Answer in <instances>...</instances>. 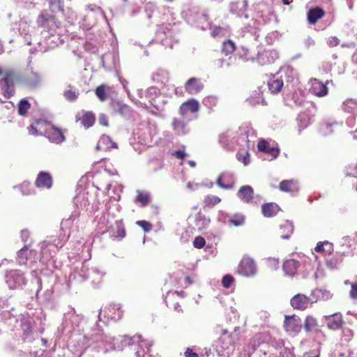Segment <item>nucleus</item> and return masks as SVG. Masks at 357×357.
Returning a JSON list of instances; mask_svg holds the SVG:
<instances>
[{"instance_id": "57", "label": "nucleus", "mask_w": 357, "mask_h": 357, "mask_svg": "<svg viewBox=\"0 0 357 357\" xmlns=\"http://www.w3.org/2000/svg\"><path fill=\"white\" fill-rule=\"evenodd\" d=\"M40 82V76L37 73L31 72L27 77V82L31 86H37Z\"/></svg>"}, {"instance_id": "36", "label": "nucleus", "mask_w": 357, "mask_h": 357, "mask_svg": "<svg viewBox=\"0 0 357 357\" xmlns=\"http://www.w3.org/2000/svg\"><path fill=\"white\" fill-rule=\"evenodd\" d=\"M280 190L293 194L298 191V186L297 182L294 180H284L280 183L279 186Z\"/></svg>"}, {"instance_id": "56", "label": "nucleus", "mask_w": 357, "mask_h": 357, "mask_svg": "<svg viewBox=\"0 0 357 357\" xmlns=\"http://www.w3.org/2000/svg\"><path fill=\"white\" fill-rule=\"evenodd\" d=\"M241 151H243V153H241L240 151L237 153V158L238 160L241 162H242L245 165H248L250 163V153L249 150L248 149H241Z\"/></svg>"}, {"instance_id": "4", "label": "nucleus", "mask_w": 357, "mask_h": 357, "mask_svg": "<svg viewBox=\"0 0 357 357\" xmlns=\"http://www.w3.org/2000/svg\"><path fill=\"white\" fill-rule=\"evenodd\" d=\"M122 342L124 345H128L132 347L135 351L136 357H151L149 354L150 348L153 346V342L152 340H147L142 339L139 335H134L132 337L125 336Z\"/></svg>"}, {"instance_id": "21", "label": "nucleus", "mask_w": 357, "mask_h": 357, "mask_svg": "<svg viewBox=\"0 0 357 357\" xmlns=\"http://www.w3.org/2000/svg\"><path fill=\"white\" fill-rule=\"evenodd\" d=\"M324 322L331 330L340 328L344 323L341 313H335L333 314L324 317Z\"/></svg>"}, {"instance_id": "59", "label": "nucleus", "mask_w": 357, "mask_h": 357, "mask_svg": "<svg viewBox=\"0 0 357 357\" xmlns=\"http://www.w3.org/2000/svg\"><path fill=\"white\" fill-rule=\"evenodd\" d=\"M217 103L218 98L214 96H207L203 100V104L204 105V106L209 109H211L213 107H215L217 105Z\"/></svg>"}, {"instance_id": "51", "label": "nucleus", "mask_w": 357, "mask_h": 357, "mask_svg": "<svg viewBox=\"0 0 357 357\" xmlns=\"http://www.w3.org/2000/svg\"><path fill=\"white\" fill-rule=\"evenodd\" d=\"M317 326V322L314 317L311 316H308L306 317L304 324V329L305 330L306 332H311L316 330Z\"/></svg>"}, {"instance_id": "23", "label": "nucleus", "mask_w": 357, "mask_h": 357, "mask_svg": "<svg viewBox=\"0 0 357 357\" xmlns=\"http://www.w3.org/2000/svg\"><path fill=\"white\" fill-rule=\"evenodd\" d=\"M298 132L307 128L310 123L314 121V114L310 111L307 110L301 112L297 118Z\"/></svg>"}, {"instance_id": "31", "label": "nucleus", "mask_w": 357, "mask_h": 357, "mask_svg": "<svg viewBox=\"0 0 357 357\" xmlns=\"http://www.w3.org/2000/svg\"><path fill=\"white\" fill-rule=\"evenodd\" d=\"M278 58V54L275 50H266L258 54V61L262 64L272 63Z\"/></svg>"}, {"instance_id": "26", "label": "nucleus", "mask_w": 357, "mask_h": 357, "mask_svg": "<svg viewBox=\"0 0 357 357\" xmlns=\"http://www.w3.org/2000/svg\"><path fill=\"white\" fill-rule=\"evenodd\" d=\"M199 109V103L195 99H190L183 103L179 108V113L181 116H184L188 112L195 113Z\"/></svg>"}, {"instance_id": "48", "label": "nucleus", "mask_w": 357, "mask_h": 357, "mask_svg": "<svg viewBox=\"0 0 357 357\" xmlns=\"http://www.w3.org/2000/svg\"><path fill=\"white\" fill-rule=\"evenodd\" d=\"M78 217V213L75 211L72 213L70 217L67 219L63 220L61 222V229H68L73 225L75 221L77 220Z\"/></svg>"}, {"instance_id": "44", "label": "nucleus", "mask_w": 357, "mask_h": 357, "mask_svg": "<svg viewBox=\"0 0 357 357\" xmlns=\"http://www.w3.org/2000/svg\"><path fill=\"white\" fill-rule=\"evenodd\" d=\"M311 296L314 300L323 299L328 301L332 298V294L327 290L314 289L312 291Z\"/></svg>"}, {"instance_id": "43", "label": "nucleus", "mask_w": 357, "mask_h": 357, "mask_svg": "<svg viewBox=\"0 0 357 357\" xmlns=\"http://www.w3.org/2000/svg\"><path fill=\"white\" fill-rule=\"evenodd\" d=\"M317 252H321L325 255H330L333 251V245L329 241L319 242L315 248Z\"/></svg>"}, {"instance_id": "63", "label": "nucleus", "mask_w": 357, "mask_h": 357, "mask_svg": "<svg viewBox=\"0 0 357 357\" xmlns=\"http://www.w3.org/2000/svg\"><path fill=\"white\" fill-rule=\"evenodd\" d=\"M159 93V90L158 88L152 86L147 89L146 91V96L150 99V100H153L155 97L158 96Z\"/></svg>"}, {"instance_id": "7", "label": "nucleus", "mask_w": 357, "mask_h": 357, "mask_svg": "<svg viewBox=\"0 0 357 357\" xmlns=\"http://www.w3.org/2000/svg\"><path fill=\"white\" fill-rule=\"evenodd\" d=\"M0 75H3V78L0 80V86L3 91L5 97L10 98L14 92V82L16 78L15 73L10 69L3 70L0 68Z\"/></svg>"}, {"instance_id": "15", "label": "nucleus", "mask_w": 357, "mask_h": 357, "mask_svg": "<svg viewBox=\"0 0 357 357\" xmlns=\"http://www.w3.org/2000/svg\"><path fill=\"white\" fill-rule=\"evenodd\" d=\"M315 302H317V300H314L311 297H307L304 294H298L291 298V305L294 309L303 310Z\"/></svg>"}, {"instance_id": "19", "label": "nucleus", "mask_w": 357, "mask_h": 357, "mask_svg": "<svg viewBox=\"0 0 357 357\" xmlns=\"http://www.w3.org/2000/svg\"><path fill=\"white\" fill-rule=\"evenodd\" d=\"M110 237L113 240L121 241L126 236V229L122 220H116L109 229Z\"/></svg>"}, {"instance_id": "42", "label": "nucleus", "mask_w": 357, "mask_h": 357, "mask_svg": "<svg viewBox=\"0 0 357 357\" xmlns=\"http://www.w3.org/2000/svg\"><path fill=\"white\" fill-rule=\"evenodd\" d=\"M34 27L31 26L26 21L22 20L18 24V30L21 36L26 37L29 34L31 36Z\"/></svg>"}, {"instance_id": "37", "label": "nucleus", "mask_w": 357, "mask_h": 357, "mask_svg": "<svg viewBox=\"0 0 357 357\" xmlns=\"http://www.w3.org/2000/svg\"><path fill=\"white\" fill-rule=\"evenodd\" d=\"M49 8L52 13H61L65 17L70 18V14H66L63 8L61 0H48Z\"/></svg>"}, {"instance_id": "55", "label": "nucleus", "mask_w": 357, "mask_h": 357, "mask_svg": "<svg viewBox=\"0 0 357 357\" xmlns=\"http://www.w3.org/2000/svg\"><path fill=\"white\" fill-rule=\"evenodd\" d=\"M235 50V45L234 43L229 40L227 41H225L222 44V52L225 54V55H229L233 53Z\"/></svg>"}, {"instance_id": "27", "label": "nucleus", "mask_w": 357, "mask_h": 357, "mask_svg": "<svg viewBox=\"0 0 357 357\" xmlns=\"http://www.w3.org/2000/svg\"><path fill=\"white\" fill-rule=\"evenodd\" d=\"M204 88V84L199 79L192 77L189 79L185 84V91L190 94H197Z\"/></svg>"}, {"instance_id": "50", "label": "nucleus", "mask_w": 357, "mask_h": 357, "mask_svg": "<svg viewBox=\"0 0 357 357\" xmlns=\"http://www.w3.org/2000/svg\"><path fill=\"white\" fill-rule=\"evenodd\" d=\"M95 122V116L91 112L85 113L81 119L82 124L86 128H90Z\"/></svg>"}, {"instance_id": "29", "label": "nucleus", "mask_w": 357, "mask_h": 357, "mask_svg": "<svg viewBox=\"0 0 357 357\" xmlns=\"http://www.w3.org/2000/svg\"><path fill=\"white\" fill-rule=\"evenodd\" d=\"M52 184V179L49 173L41 172L38 174L36 180V185L38 188H50Z\"/></svg>"}, {"instance_id": "6", "label": "nucleus", "mask_w": 357, "mask_h": 357, "mask_svg": "<svg viewBox=\"0 0 357 357\" xmlns=\"http://www.w3.org/2000/svg\"><path fill=\"white\" fill-rule=\"evenodd\" d=\"M236 132V146L238 145L241 149H250L254 147L256 136L255 131L248 127H241Z\"/></svg>"}, {"instance_id": "30", "label": "nucleus", "mask_w": 357, "mask_h": 357, "mask_svg": "<svg viewBox=\"0 0 357 357\" xmlns=\"http://www.w3.org/2000/svg\"><path fill=\"white\" fill-rule=\"evenodd\" d=\"M111 106L116 113L120 114L123 117L126 118L130 116L131 109L128 105L119 101H112Z\"/></svg>"}, {"instance_id": "39", "label": "nucleus", "mask_w": 357, "mask_h": 357, "mask_svg": "<svg viewBox=\"0 0 357 357\" xmlns=\"http://www.w3.org/2000/svg\"><path fill=\"white\" fill-rule=\"evenodd\" d=\"M227 224L229 226L240 227L245 223V216L241 213L227 215Z\"/></svg>"}, {"instance_id": "47", "label": "nucleus", "mask_w": 357, "mask_h": 357, "mask_svg": "<svg viewBox=\"0 0 357 357\" xmlns=\"http://www.w3.org/2000/svg\"><path fill=\"white\" fill-rule=\"evenodd\" d=\"M168 73L165 70H158L152 75V79L156 82L165 83L168 80Z\"/></svg>"}, {"instance_id": "40", "label": "nucleus", "mask_w": 357, "mask_h": 357, "mask_svg": "<svg viewBox=\"0 0 357 357\" xmlns=\"http://www.w3.org/2000/svg\"><path fill=\"white\" fill-rule=\"evenodd\" d=\"M285 104L291 107H294L296 106H302L304 100L302 96H300L297 93H294L291 96H287L284 98Z\"/></svg>"}, {"instance_id": "33", "label": "nucleus", "mask_w": 357, "mask_h": 357, "mask_svg": "<svg viewBox=\"0 0 357 357\" xmlns=\"http://www.w3.org/2000/svg\"><path fill=\"white\" fill-rule=\"evenodd\" d=\"M325 15L324 10L319 8L316 7L312 8L307 12V20L310 24H314L318 20L321 19Z\"/></svg>"}, {"instance_id": "41", "label": "nucleus", "mask_w": 357, "mask_h": 357, "mask_svg": "<svg viewBox=\"0 0 357 357\" xmlns=\"http://www.w3.org/2000/svg\"><path fill=\"white\" fill-rule=\"evenodd\" d=\"M281 238L282 239H289L294 231V226L289 221H286L280 227Z\"/></svg>"}, {"instance_id": "45", "label": "nucleus", "mask_w": 357, "mask_h": 357, "mask_svg": "<svg viewBox=\"0 0 357 357\" xmlns=\"http://www.w3.org/2000/svg\"><path fill=\"white\" fill-rule=\"evenodd\" d=\"M343 109L348 112L352 113L357 116V102L354 99H348L343 102Z\"/></svg>"}, {"instance_id": "25", "label": "nucleus", "mask_w": 357, "mask_h": 357, "mask_svg": "<svg viewBox=\"0 0 357 357\" xmlns=\"http://www.w3.org/2000/svg\"><path fill=\"white\" fill-rule=\"evenodd\" d=\"M247 1L245 0H239L232 2L230 4V12L238 17L248 18V15L245 13L247 9Z\"/></svg>"}, {"instance_id": "60", "label": "nucleus", "mask_w": 357, "mask_h": 357, "mask_svg": "<svg viewBox=\"0 0 357 357\" xmlns=\"http://www.w3.org/2000/svg\"><path fill=\"white\" fill-rule=\"evenodd\" d=\"M338 126L337 123H324L320 127V131L324 135H327L333 132L332 127Z\"/></svg>"}, {"instance_id": "20", "label": "nucleus", "mask_w": 357, "mask_h": 357, "mask_svg": "<svg viewBox=\"0 0 357 357\" xmlns=\"http://www.w3.org/2000/svg\"><path fill=\"white\" fill-rule=\"evenodd\" d=\"M236 132L227 130L220 136V143L226 149L231 150L236 148Z\"/></svg>"}, {"instance_id": "35", "label": "nucleus", "mask_w": 357, "mask_h": 357, "mask_svg": "<svg viewBox=\"0 0 357 357\" xmlns=\"http://www.w3.org/2000/svg\"><path fill=\"white\" fill-rule=\"evenodd\" d=\"M301 264L294 259L287 260L283 264L284 271L289 275H294L298 269L299 268Z\"/></svg>"}, {"instance_id": "9", "label": "nucleus", "mask_w": 357, "mask_h": 357, "mask_svg": "<svg viewBox=\"0 0 357 357\" xmlns=\"http://www.w3.org/2000/svg\"><path fill=\"white\" fill-rule=\"evenodd\" d=\"M6 282L10 289L22 288L26 283L24 274L17 270H10L6 274Z\"/></svg>"}, {"instance_id": "54", "label": "nucleus", "mask_w": 357, "mask_h": 357, "mask_svg": "<svg viewBox=\"0 0 357 357\" xmlns=\"http://www.w3.org/2000/svg\"><path fill=\"white\" fill-rule=\"evenodd\" d=\"M31 105L26 99H22L18 104V114L20 116H24L27 113L30 109Z\"/></svg>"}, {"instance_id": "12", "label": "nucleus", "mask_w": 357, "mask_h": 357, "mask_svg": "<svg viewBox=\"0 0 357 357\" xmlns=\"http://www.w3.org/2000/svg\"><path fill=\"white\" fill-rule=\"evenodd\" d=\"M106 342L107 341V337L98 329H94L91 334H86L83 336V344L82 346L81 356L85 350L89 347L91 344L97 342Z\"/></svg>"}, {"instance_id": "8", "label": "nucleus", "mask_w": 357, "mask_h": 357, "mask_svg": "<svg viewBox=\"0 0 357 357\" xmlns=\"http://www.w3.org/2000/svg\"><path fill=\"white\" fill-rule=\"evenodd\" d=\"M79 274L83 280H90L93 284H99L105 275V273L97 267L89 268L86 263L82 264Z\"/></svg>"}, {"instance_id": "13", "label": "nucleus", "mask_w": 357, "mask_h": 357, "mask_svg": "<svg viewBox=\"0 0 357 357\" xmlns=\"http://www.w3.org/2000/svg\"><path fill=\"white\" fill-rule=\"evenodd\" d=\"M302 327V321L296 315L285 316L284 328L289 334H298L301 331Z\"/></svg>"}, {"instance_id": "52", "label": "nucleus", "mask_w": 357, "mask_h": 357, "mask_svg": "<svg viewBox=\"0 0 357 357\" xmlns=\"http://www.w3.org/2000/svg\"><path fill=\"white\" fill-rule=\"evenodd\" d=\"M66 321H69L74 328L79 326L81 317L75 313V311L69 312L65 315Z\"/></svg>"}, {"instance_id": "1", "label": "nucleus", "mask_w": 357, "mask_h": 357, "mask_svg": "<svg viewBox=\"0 0 357 357\" xmlns=\"http://www.w3.org/2000/svg\"><path fill=\"white\" fill-rule=\"evenodd\" d=\"M69 235L68 234L67 236L66 234L62 236H60L58 239L53 240L51 243L50 242H44L41 246L40 256L38 255L36 250H29L28 246L24 245L17 252V263L20 265H25L30 268H32L38 259L43 264L47 263L56 254L58 248L63 246V242L67 241Z\"/></svg>"}, {"instance_id": "64", "label": "nucleus", "mask_w": 357, "mask_h": 357, "mask_svg": "<svg viewBox=\"0 0 357 357\" xmlns=\"http://www.w3.org/2000/svg\"><path fill=\"white\" fill-rule=\"evenodd\" d=\"M234 281V278L231 275H225L222 279V286L229 288Z\"/></svg>"}, {"instance_id": "62", "label": "nucleus", "mask_w": 357, "mask_h": 357, "mask_svg": "<svg viewBox=\"0 0 357 357\" xmlns=\"http://www.w3.org/2000/svg\"><path fill=\"white\" fill-rule=\"evenodd\" d=\"M220 201L221 199L215 195H208L204 199V202L207 205L212 206L218 204Z\"/></svg>"}, {"instance_id": "17", "label": "nucleus", "mask_w": 357, "mask_h": 357, "mask_svg": "<svg viewBox=\"0 0 357 357\" xmlns=\"http://www.w3.org/2000/svg\"><path fill=\"white\" fill-rule=\"evenodd\" d=\"M45 135L51 142L57 144H61L66 140L63 132L61 129L53 126H51L46 129Z\"/></svg>"}, {"instance_id": "5", "label": "nucleus", "mask_w": 357, "mask_h": 357, "mask_svg": "<svg viewBox=\"0 0 357 357\" xmlns=\"http://www.w3.org/2000/svg\"><path fill=\"white\" fill-rule=\"evenodd\" d=\"M294 80L293 68L286 67L280 68L268 82L269 90L272 93H278L284 86V82H292Z\"/></svg>"}, {"instance_id": "38", "label": "nucleus", "mask_w": 357, "mask_h": 357, "mask_svg": "<svg viewBox=\"0 0 357 357\" xmlns=\"http://www.w3.org/2000/svg\"><path fill=\"white\" fill-rule=\"evenodd\" d=\"M279 210V206L273 202L265 204L261 206L262 213L267 218L275 215Z\"/></svg>"}, {"instance_id": "46", "label": "nucleus", "mask_w": 357, "mask_h": 357, "mask_svg": "<svg viewBox=\"0 0 357 357\" xmlns=\"http://www.w3.org/2000/svg\"><path fill=\"white\" fill-rule=\"evenodd\" d=\"M343 260V255L342 254H337L331 259L326 260L327 266L332 268H337Z\"/></svg>"}, {"instance_id": "24", "label": "nucleus", "mask_w": 357, "mask_h": 357, "mask_svg": "<svg viewBox=\"0 0 357 357\" xmlns=\"http://www.w3.org/2000/svg\"><path fill=\"white\" fill-rule=\"evenodd\" d=\"M101 62L106 70H112L116 69L119 58L114 52H107L102 56Z\"/></svg>"}, {"instance_id": "11", "label": "nucleus", "mask_w": 357, "mask_h": 357, "mask_svg": "<svg viewBox=\"0 0 357 357\" xmlns=\"http://www.w3.org/2000/svg\"><path fill=\"white\" fill-rule=\"evenodd\" d=\"M257 268L253 259L249 257H244L240 261L237 273L244 277H252L256 275Z\"/></svg>"}, {"instance_id": "2", "label": "nucleus", "mask_w": 357, "mask_h": 357, "mask_svg": "<svg viewBox=\"0 0 357 357\" xmlns=\"http://www.w3.org/2000/svg\"><path fill=\"white\" fill-rule=\"evenodd\" d=\"M37 24L39 27L44 29L41 31V36L38 39V36L33 34L30 40L26 39V44L30 45L32 42L43 46L40 51L45 52L48 48H52L56 45V39H59L56 35V30L61 27L60 21L57 20L54 15L48 13L47 11H43L38 15Z\"/></svg>"}, {"instance_id": "18", "label": "nucleus", "mask_w": 357, "mask_h": 357, "mask_svg": "<svg viewBox=\"0 0 357 357\" xmlns=\"http://www.w3.org/2000/svg\"><path fill=\"white\" fill-rule=\"evenodd\" d=\"M216 184L222 189H231L234 187L235 177L230 172H223L219 175Z\"/></svg>"}, {"instance_id": "16", "label": "nucleus", "mask_w": 357, "mask_h": 357, "mask_svg": "<svg viewBox=\"0 0 357 357\" xmlns=\"http://www.w3.org/2000/svg\"><path fill=\"white\" fill-rule=\"evenodd\" d=\"M33 320L28 316H23L20 319V327L22 331V337L24 340L30 342L33 339Z\"/></svg>"}, {"instance_id": "28", "label": "nucleus", "mask_w": 357, "mask_h": 357, "mask_svg": "<svg viewBox=\"0 0 357 357\" xmlns=\"http://www.w3.org/2000/svg\"><path fill=\"white\" fill-rule=\"evenodd\" d=\"M329 81L327 80L326 84H324L319 80L314 79L312 82V86L310 88L311 93L319 97H323L326 96L328 93V88L326 86V84Z\"/></svg>"}, {"instance_id": "34", "label": "nucleus", "mask_w": 357, "mask_h": 357, "mask_svg": "<svg viewBox=\"0 0 357 357\" xmlns=\"http://www.w3.org/2000/svg\"><path fill=\"white\" fill-rule=\"evenodd\" d=\"M112 148H117L116 143L112 141L111 138L107 135H102L99 139L96 149L97 150H108Z\"/></svg>"}, {"instance_id": "49", "label": "nucleus", "mask_w": 357, "mask_h": 357, "mask_svg": "<svg viewBox=\"0 0 357 357\" xmlns=\"http://www.w3.org/2000/svg\"><path fill=\"white\" fill-rule=\"evenodd\" d=\"M264 101L261 96V92L255 91L251 96L246 100V103L250 106H255Z\"/></svg>"}, {"instance_id": "58", "label": "nucleus", "mask_w": 357, "mask_h": 357, "mask_svg": "<svg viewBox=\"0 0 357 357\" xmlns=\"http://www.w3.org/2000/svg\"><path fill=\"white\" fill-rule=\"evenodd\" d=\"M151 201V197L149 194H143L139 190H137V196L136 197V202H140L142 206L147 205Z\"/></svg>"}, {"instance_id": "53", "label": "nucleus", "mask_w": 357, "mask_h": 357, "mask_svg": "<svg viewBox=\"0 0 357 357\" xmlns=\"http://www.w3.org/2000/svg\"><path fill=\"white\" fill-rule=\"evenodd\" d=\"M107 89H108V86L105 84H102L96 89V95L102 102L105 101L107 98V95L106 93Z\"/></svg>"}, {"instance_id": "3", "label": "nucleus", "mask_w": 357, "mask_h": 357, "mask_svg": "<svg viewBox=\"0 0 357 357\" xmlns=\"http://www.w3.org/2000/svg\"><path fill=\"white\" fill-rule=\"evenodd\" d=\"M181 15L188 24L202 30H206L211 26L206 13L201 11L200 8L197 6L185 4Z\"/></svg>"}, {"instance_id": "14", "label": "nucleus", "mask_w": 357, "mask_h": 357, "mask_svg": "<svg viewBox=\"0 0 357 357\" xmlns=\"http://www.w3.org/2000/svg\"><path fill=\"white\" fill-rule=\"evenodd\" d=\"M258 149L264 154V160L271 161L275 159L279 155L280 151L278 146H271L268 142L261 139L258 142Z\"/></svg>"}, {"instance_id": "32", "label": "nucleus", "mask_w": 357, "mask_h": 357, "mask_svg": "<svg viewBox=\"0 0 357 357\" xmlns=\"http://www.w3.org/2000/svg\"><path fill=\"white\" fill-rule=\"evenodd\" d=\"M172 124L173 130L177 135H184L190 131L187 123L181 119L174 118Z\"/></svg>"}, {"instance_id": "61", "label": "nucleus", "mask_w": 357, "mask_h": 357, "mask_svg": "<svg viewBox=\"0 0 357 357\" xmlns=\"http://www.w3.org/2000/svg\"><path fill=\"white\" fill-rule=\"evenodd\" d=\"M196 225L198 229H201L202 227H206L210 222L208 219L206 218L205 216L202 214H198L196 216Z\"/></svg>"}, {"instance_id": "22", "label": "nucleus", "mask_w": 357, "mask_h": 357, "mask_svg": "<svg viewBox=\"0 0 357 357\" xmlns=\"http://www.w3.org/2000/svg\"><path fill=\"white\" fill-rule=\"evenodd\" d=\"M238 197L244 203H253L255 193L253 188L248 185H243L237 192Z\"/></svg>"}, {"instance_id": "10", "label": "nucleus", "mask_w": 357, "mask_h": 357, "mask_svg": "<svg viewBox=\"0 0 357 357\" xmlns=\"http://www.w3.org/2000/svg\"><path fill=\"white\" fill-rule=\"evenodd\" d=\"M122 316L123 311L119 305L110 304L100 310L98 317L100 321H102L103 319L107 321H116L120 319Z\"/></svg>"}]
</instances>
